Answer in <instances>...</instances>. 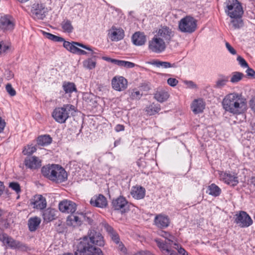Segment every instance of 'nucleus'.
Here are the masks:
<instances>
[{
    "label": "nucleus",
    "instance_id": "58836bf2",
    "mask_svg": "<svg viewBox=\"0 0 255 255\" xmlns=\"http://www.w3.org/2000/svg\"><path fill=\"white\" fill-rule=\"evenodd\" d=\"M61 25L64 32L71 33L73 30V27L72 25L71 21L69 20H64L62 22Z\"/></svg>",
    "mask_w": 255,
    "mask_h": 255
},
{
    "label": "nucleus",
    "instance_id": "9b49d317",
    "mask_svg": "<svg viewBox=\"0 0 255 255\" xmlns=\"http://www.w3.org/2000/svg\"><path fill=\"white\" fill-rule=\"evenodd\" d=\"M32 16L34 19H43L45 17L47 8L42 3H34L31 8Z\"/></svg>",
    "mask_w": 255,
    "mask_h": 255
},
{
    "label": "nucleus",
    "instance_id": "c9c22d12",
    "mask_svg": "<svg viewBox=\"0 0 255 255\" xmlns=\"http://www.w3.org/2000/svg\"><path fill=\"white\" fill-rule=\"evenodd\" d=\"M52 141V138L49 135L39 136L37 139V143L39 145L45 146L49 144Z\"/></svg>",
    "mask_w": 255,
    "mask_h": 255
},
{
    "label": "nucleus",
    "instance_id": "f8f14e48",
    "mask_svg": "<svg viewBox=\"0 0 255 255\" xmlns=\"http://www.w3.org/2000/svg\"><path fill=\"white\" fill-rule=\"evenodd\" d=\"M63 46L68 51L73 54H76L78 49V46L82 47L90 51H92V55H93L95 53L90 47L78 42L72 41V42H70L69 41L64 40L63 42Z\"/></svg>",
    "mask_w": 255,
    "mask_h": 255
},
{
    "label": "nucleus",
    "instance_id": "09e8293b",
    "mask_svg": "<svg viewBox=\"0 0 255 255\" xmlns=\"http://www.w3.org/2000/svg\"><path fill=\"white\" fill-rule=\"evenodd\" d=\"M246 70L247 76L249 78L255 79V71L249 66Z\"/></svg>",
    "mask_w": 255,
    "mask_h": 255
},
{
    "label": "nucleus",
    "instance_id": "052dcab7",
    "mask_svg": "<svg viewBox=\"0 0 255 255\" xmlns=\"http://www.w3.org/2000/svg\"><path fill=\"white\" fill-rule=\"evenodd\" d=\"M6 123L4 120L0 117V133L3 132L4 128L5 127Z\"/></svg>",
    "mask_w": 255,
    "mask_h": 255
},
{
    "label": "nucleus",
    "instance_id": "4468645a",
    "mask_svg": "<svg viewBox=\"0 0 255 255\" xmlns=\"http://www.w3.org/2000/svg\"><path fill=\"white\" fill-rule=\"evenodd\" d=\"M59 210L65 213L72 214L76 210V204L69 200H63L59 204Z\"/></svg>",
    "mask_w": 255,
    "mask_h": 255
},
{
    "label": "nucleus",
    "instance_id": "bb28decb",
    "mask_svg": "<svg viewBox=\"0 0 255 255\" xmlns=\"http://www.w3.org/2000/svg\"><path fill=\"white\" fill-rule=\"evenodd\" d=\"M124 31L122 28L112 27L110 33V38L112 41H119L124 37Z\"/></svg>",
    "mask_w": 255,
    "mask_h": 255
},
{
    "label": "nucleus",
    "instance_id": "4d7b16f0",
    "mask_svg": "<svg viewBox=\"0 0 255 255\" xmlns=\"http://www.w3.org/2000/svg\"><path fill=\"white\" fill-rule=\"evenodd\" d=\"M226 47L228 51L233 55L236 54V50L228 43L226 42Z\"/></svg>",
    "mask_w": 255,
    "mask_h": 255
},
{
    "label": "nucleus",
    "instance_id": "aec40b11",
    "mask_svg": "<svg viewBox=\"0 0 255 255\" xmlns=\"http://www.w3.org/2000/svg\"><path fill=\"white\" fill-rule=\"evenodd\" d=\"M91 205L100 208L106 207L107 205V200L106 197L102 194L93 197L90 201Z\"/></svg>",
    "mask_w": 255,
    "mask_h": 255
},
{
    "label": "nucleus",
    "instance_id": "423d86ee",
    "mask_svg": "<svg viewBox=\"0 0 255 255\" xmlns=\"http://www.w3.org/2000/svg\"><path fill=\"white\" fill-rule=\"evenodd\" d=\"M197 27V21L191 16L182 18L178 22L179 30L182 32L191 33Z\"/></svg>",
    "mask_w": 255,
    "mask_h": 255
},
{
    "label": "nucleus",
    "instance_id": "9d476101",
    "mask_svg": "<svg viewBox=\"0 0 255 255\" xmlns=\"http://www.w3.org/2000/svg\"><path fill=\"white\" fill-rule=\"evenodd\" d=\"M235 222L241 228L248 227L253 224L250 216L245 211H240L236 215Z\"/></svg>",
    "mask_w": 255,
    "mask_h": 255
},
{
    "label": "nucleus",
    "instance_id": "c756f323",
    "mask_svg": "<svg viewBox=\"0 0 255 255\" xmlns=\"http://www.w3.org/2000/svg\"><path fill=\"white\" fill-rule=\"evenodd\" d=\"M90 52V54L89 55L92 56V57L84 61L83 66L85 68L88 69H93L95 68L96 65V60L95 59L96 55H95L96 53L95 52V54L92 55V51Z\"/></svg>",
    "mask_w": 255,
    "mask_h": 255
},
{
    "label": "nucleus",
    "instance_id": "f257e3e1",
    "mask_svg": "<svg viewBox=\"0 0 255 255\" xmlns=\"http://www.w3.org/2000/svg\"><path fill=\"white\" fill-rule=\"evenodd\" d=\"M104 245L101 234L95 230H90L87 235L81 239L78 243L75 255H104L102 250L97 247Z\"/></svg>",
    "mask_w": 255,
    "mask_h": 255
},
{
    "label": "nucleus",
    "instance_id": "3c124183",
    "mask_svg": "<svg viewBox=\"0 0 255 255\" xmlns=\"http://www.w3.org/2000/svg\"><path fill=\"white\" fill-rule=\"evenodd\" d=\"M82 217L83 218V220L88 223L89 224L91 225L93 223V220L90 216H88L87 214H81Z\"/></svg>",
    "mask_w": 255,
    "mask_h": 255
},
{
    "label": "nucleus",
    "instance_id": "2f4dec72",
    "mask_svg": "<svg viewBox=\"0 0 255 255\" xmlns=\"http://www.w3.org/2000/svg\"><path fill=\"white\" fill-rule=\"evenodd\" d=\"M41 219L39 217H35L30 218L28 222L29 230L31 232L35 231L37 227L39 225Z\"/></svg>",
    "mask_w": 255,
    "mask_h": 255
},
{
    "label": "nucleus",
    "instance_id": "39448f33",
    "mask_svg": "<svg viewBox=\"0 0 255 255\" xmlns=\"http://www.w3.org/2000/svg\"><path fill=\"white\" fill-rule=\"evenodd\" d=\"M225 4V12L230 17L243 15L244 10L241 3L238 0H227Z\"/></svg>",
    "mask_w": 255,
    "mask_h": 255
},
{
    "label": "nucleus",
    "instance_id": "e2e57ef3",
    "mask_svg": "<svg viewBox=\"0 0 255 255\" xmlns=\"http://www.w3.org/2000/svg\"><path fill=\"white\" fill-rule=\"evenodd\" d=\"M125 129V127L124 125H117L115 127V130L116 131L119 132L121 131H123Z\"/></svg>",
    "mask_w": 255,
    "mask_h": 255
},
{
    "label": "nucleus",
    "instance_id": "dca6fc26",
    "mask_svg": "<svg viewBox=\"0 0 255 255\" xmlns=\"http://www.w3.org/2000/svg\"><path fill=\"white\" fill-rule=\"evenodd\" d=\"M24 163L25 166L30 169H36L41 166V161L35 156H27L25 158Z\"/></svg>",
    "mask_w": 255,
    "mask_h": 255
},
{
    "label": "nucleus",
    "instance_id": "f704fd0d",
    "mask_svg": "<svg viewBox=\"0 0 255 255\" xmlns=\"http://www.w3.org/2000/svg\"><path fill=\"white\" fill-rule=\"evenodd\" d=\"M208 190L209 194L214 197L219 196L221 193V189L214 183L208 186Z\"/></svg>",
    "mask_w": 255,
    "mask_h": 255
},
{
    "label": "nucleus",
    "instance_id": "5fc2aeb1",
    "mask_svg": "<svg viewBox=\"0 0 255 255\" xmlns=\"http://www.w3.org/2000/svg\"><path fill=\"white\" fill-rule=\"evenodd\" d=\"M94 96L89 93H85L84 94L83 98L88 103L92 102V100Z\"/></svg>",
    "mask_w": 255,
    "mask_h": 255
},
{
    "label": "nucleus",
    "instance_id": "13d9d810",
    "mask_svg": "<svg viewBox=\"0 0 255 255\" xmlns=\"http://www.w3.org/2000/svg\"><path fill=\"white\" fill-rule=\"evenodd\" d=\"M105 228L110 236L116 232L114 229L109 225H106Z\"/></svg>",
    "mask_w": 255,
    "mask_h": 255
},
{
    "label": "nucleus",
    "instance_id": "0eeeda50",
    "mask_svg": "<svg viewBox=\"0 0 255 255\" xmlns=\"http://www.w3.org/2000/svg\"><path fill=\"white\" fill-rule=\"evenodd\" d=\"M166 43L162 39L154 35L153 37L149 41L148 48L152 52L160 53L165 50Z\"/></svg>",
    "mask_w": 255,
    "mask_h": 255
},
{
    "label": "nucleus",
    "instance_id": "0e129e2a",
    "mask_svg": "<svg viewBox=\"0 0 255 255\" xmlns=\"http://www.w3.org/2000/svg\"><path fill=\"white\" fill-rule=\"evenodd\" d=\"M43 35L45 36V37L46 38H47L50 40H52L53 36L54 35L51 33L46 32H43Z\"/></svg>",
    "mask_w": 255,
    "mask_h": 255
},
{
    "label": "nucleus",
    "instance_id": "cd10ccee",
    "mask_svg": "<svg viewBox=\"0 0 255 255\" xmlns=\"http://www.w3.org/2000/svg\"><path fill=\"white\" fill-rule=\"evenodd\" d=\"M132 40L135 45H142L146 41V37L143 33L136 32L132 35Z\"/></svg>",
    "mask_w": 255,
    "mask_h": 255
},
{
    "label": "nucleus",
    "instance_id": "69168bd1",
    "mask_svg": "<svg viewBox=\"0 0 255 255\" xmlns=\"http://www.w3.org/2000/svg\"><path fill=\"white\" fill-rule=\"evenodd\" d=\"M76 54L78 55H89L90 53H88L86 51L78 48Z\"/></svg>",
    "mask_w": 255,
    "mask_h": 255
},
{
    "label": "nucleus",
    "instance_id": "864d4df0",
    "mask_svg": "<svg viewBox=\"0 0 255 255\" xmlns=\"http://www.w3.org/2000/svg\"><path fill=\"white\" fill-rule=\"evenodd\" d=\"M8 48V46L5 44L3 41L0 42V53H4Z\"/></svg>",
    "mask_w": 255,
    "mask_h": 255
},
{
    "label": "nucleus",
    "instance_id": "7c9ffc66",
    "mask_svg": "<svg viewBox=\"0 0 255 255\" xmlns=\"http://www.w3.org/2000/svg\"><path fill=\"white\" fill-rule=\"evenodd\" d=\"M82 223L81 218L73 215H69L67 218V224L73 227L79 226Z\"/></svg>",
    "mask_w": 255,
    "mask_h": 255
},
{
    "label": "nucleus",
    "instance_id": "20e7f679",
    "mask_svg": "<svg viewBox=\"0 0 255 255\" xmlns=\"http://www.w3.org/2000/svg\"><path fill=\"white\" fill-rule=\"evenodd\" d=\"M160 236L165 239L164 241L160 239H156V242L158 247L167 255H178L174 251L171 250V247L174 244V237L169 233L162 231Z\"/></svg>",
    "mask_w": 255,
    "mask_h": 255
},
{
    "label": "nucleus",
    "instance_id": "bf43d9fd",
    "mask_svg": "<svg viewBox=\"0 0 255 255\" xmlns=\"http://www.w3.org/2000/svg\"><path fill=\"white\" fill-rule=\"evenodd\" d=\"M9 224L6 221H3L0 224V229L4 230L9 227Z\"/></svg>",
    "mask_w": 255,
    "mask_h": 255
},
{
    "label": "nucleus",
    "instance_id": "4be33fe9",
    "mask_svg": "<svg viewBox=\"0 0 255 255\" xmlns=\"http://www.w3.org/2000/svg\"><path fill=\"white\" fill-rule=\"evenodd\" d=\"M57 211L54 209L48 208L44 210L42 214V217L44 222L49 223L57 218Z\"/></svg>",
    "mask_w": 255,
    "mask_h": 255
},
{
    "label": "nucleus",
    "instance_id": "a19ab883",
    "mask_svg": "<svg viewBox=\"0 0 255 255\" xmlns=\"http://www.w3.org/2000/svg\"><path fill=\"white\" fill-rule=\"evenodd\" d=\"M243 74L239 72H234L231 79V82L232 83H237L240 81L243 77Z\"/></svg>",
    "mask_w": 255,
    "mask_h": 255
},
{
    "label": "nucleus",
    "instance_id": "473e14b6",
    "mask_svg": "<svg viewBox=\"0 0 255 255\" xmlns=\"http://www.w3.org/2000/svg\"><path fill=\"white\" fill-rule=\"evenodd\" d=\"M62 88L65 94H70L73 92L77 91L75 84L72 82H64Z\"/></svg>",
    "mask_w": 255,
    "mask_h": 255
},
{
    "label": "nucleus",
    "instance_id": "680f3d73",
    "mask_svg": "<svg viewBox=\"0 0 255 255\" xmlns=\"http://www.w3.org/2000/svg\"><path fill=\"white\" fill-rule=\"evenodd\" d=\"M55 42H63L65 40L64 39L61 37H59L56 35H54L53 38L52 40Z\"/></svg>",
    "mask_w": 255,
    "mask_h": 255
},
{
    "label": "nucleus",
    "instance_id": "774afa93",
    "mask_svg": "<svg viewBox=\"0 0 255 255\" xmlns=\"http://www.w3.org/2000/svg\"><path fill=\"white\" fill-rule=\"evenodd\" d=\"M5 76L6 77L7 79L9 80L11 79L13 77V74L11 71H6Z\"/></svg>",
    "mask_w": 255,
    "mask_h": 255
},
{
    "label": "nucleus",
    "instance_id": "f03ea898",
    "mask_svg": "<svg viewBox=\"0 0 255 255\" xmlns=\"http://www.w3.org/2000/svg\"><path fill=\"white\" fill-rule=\"evenodd\" d=\"M222 105L226 111L234 115L243 113L247 107L246 100L236 93L226 95L222 101Z\"/></svg>",
    "mask_w": 255,
    "mask_h": 255
},
{
    "label": "nucleus",
    "instance_id": "ea45409f",
    "mask_svg": "<svg viewBox=\"0 0 255 255\" xmlns=\"http://www.w3.org/2000/svg\"><path fill=\"white\" fill-rule=\"evenodd\" d=\"M36 151V148L34 146L27 145L25 146L22 150V153L24 155L30 156Z\"/></svg>",
    "mask_w": 255,
    "mask_h": 255
},
{
    "label": "nucleus",
    "instance_id": "a211bd4d",
    "mask_svg": "<svg viewBox=\"0 0 255 255\" xmlns=\"http://www.w3.org/2000/svg\"><path fill=\"white\" fill-rule=\"evenodd\" d=\"M128 202L125 198L120 196L116 199L113 200L112 206L115 210H120L122 212H124L126 210Z\"/></svg>",
    "mask_w": 255,
    "mask_h": 255
},
{
    "label": "nucleus",
    "instance_id": "2eb2a0df",
    "mask_svg": "<svg viewBox=\"0 0 255 255\" xmlns=\"http://www.w3.org/2000/svg\"><path fill=\"white\" fill-rule=\"evenodd\" d=\"M56 173L54 174V177H51L50 180L56 183H61L65 181L67 178V174L65 170L61 166L55 165Z\"/></svg>",
    "mask_w": 255,
    "mask_h": 255
},
{
    "label": "nucleus",
    "instance_id": "8fccbe9b",
    "mask_svg": "<svg viewBox=\"0 0 255 255\" xmlns=\"http://www.w3.org/2000/svg\"><path fill=\"white\" fill-rule=\"evenodd\" d=\"M237 60L239 61L240 65L243 67H248L249 65L246 60L241 56H239L237 57Z\"/></svg>",
    "mask_w": 255,
    "mask_h": 255
},
{
    "label": "nucleus",
    "instance_id": "c03bdc74",
    "mask_svg": "<svg viewBox=\"0 0 255 255\" xmlns=\"http://www.w3.org/2000/svg\"><path fill=\"white\" fill-rule=\"evenodd\" d=\"M135 64L132 62L122 60L120 67H124L127 68H131L134 67Z\"/></svg>",
    "mask_w": 255,
    "mask_h": 255
},
{
    "label": "nucleus",
    "instance_id": "603ef678",
    "mask_svg": "<svg viewBox=\"0 0 255 255\" xmlns=\"http://www.w3.org/2000/svg\"><path fill=\"white\" fill-rule=\"evenodd\" d=\"M112 240L117 244H118L120 242V239L118 234L115 232L112 235L110 236Z\"/></svg>",
    "mask_w": 255,
    "mask_h": 255
},
{
    "label": "nucleus",
    "instance_id": "6ab92c4d",
    "mask_svg": "<svg viewBox=\"0 0 255 255\" xmlns=\"http://www.w3.org/2000/svg\"><path fill=\"white\" fill-rule=\"evenodd\" d=\"M31 204L34 208L44 209L47 206V202L45 197L41 195H36L34 196Z\"/></svg>",
    "mask_w": 255,
    "mask_h": 255
},
{
    "label": "nucleus",
    "instance_id": "a18cd8bd",
    "mask_svg": "<svg viewBox=\"0 0 255 255\" xmlns=\"http://www.w3.org/2000/svg\"><path fill=\"white\" fill-rule=\"evenodd\" d=\"M5 88L7 92L9 94L10 96H14L16 95V91L12 87V86L10 84H7L6 85Z\"/></svg>",
    "mask_w": 255,
    "mask_h": 255
},
{
    "label": "nucleus",
    "instance_id": "6e6552de",
    "mask_svg": "<svg viewBox=\"0 0 255 255\" xmlns=\"http://www.w3.org/2000/svg\"><path fill=\"white\" fill-rule=\"evenodd\" d=\"M0 241L4 245L12 249L23 250L25 247L22 243L14 240L6 234L2 233L0 234Z\"/></svg>",
    "mask_w": 255,
    "mask_h": 255
},
{
    "label": "nucleus",
    "instance_id": "b1692460",
    "mask_svg": "<svg viewBox=\"0 0 255 255\" xmlns=\"http://www.w3.org/2000/svg\"><path fill=\"white\" fill-rule=\"evenodd\" d=\"M205 107V103L202 99L194 100L191 108L195 114L202 113Z\"/></svg>",
    "mask_w": 255,
    "mask_h": 255
},
{
    "label": "nucleus",
    "instance_id": "5701e85b",
    "mask_svg": "<svg viewBox=\"0 0 255 255\" xmlns=\"http://www.w3.org/2000/svg\"><path fill=\"white\" fill-rule=\"evenodd\" d=\"M223 180L227 184L234 186L239 183L236 174L225 172L222 175Z\"/></svg>",
    "mask_w": 255,
    "mask_h": 255
},
{
    "label": "nucleus",
    "instance_id": "de8ad7c7",
    "mask_svg": "<svg viewBox=\"0 0 255 255\" xmlns=\"http://www.w3.org/2000/svg\"><path fill=\"white\" fill-rule=\"evenodd\" d=\"M141 94L138 91H133L130 95V97L132 100H138L140 98Z\"/></svg>",
    "mask_w": 255,
    "mask_h": 255
},
{
    "label": "nucleus",
    "instance_id": "393cba45",
    "mask_svg": "<svg viewBox=\"0 0 255 255\" xmlns=\"http://www.w3.org/2000/svg\"><path fill=\"white\" fill-rule=\"evenodd\" d=\"M56 164L48 165L46 166H43L41 169V173L42 175L50 180L51 177H54V174L56 173L55 171Z\"/></svg>",
    "mask_w": 255,
    "mask_h": 255
},
{
    "label": "nucleus",
    "instance_id": "6e6d98bb",
    "mask_svg": "<svg viewBox=\"0 0 255 255\" xmlns=\"http://www.w3.org/2000/svg\"><path fill=\"white\" fill-rule=\"evenodd\" d=\"M178 83V80L175 78H170L167 80L168 84L172 87L175 86Z\"/></svg>",
    "mask_w": 255,
    "mask_h": 255
},
{
    "label": "nucleus",
    "instance_id": "338daca9",
    "mask_svg": "<svg viewBox=\"0 0 255 255\" xmlns=\"http://www.w3.org/2000/svg\"><path fill=\"white\" fill-rule=\"evenodd\" d=\"M250 106L253 110L255 112V97L252 98L250 101Z\"/></svg>",
    "mask_w": 255,
    "mask_h": 255
},
{
    "label": "nucleus",
    "instance_id": "a878e982",
    "mask_svg": "<svg viewBox=\"0 0 255 255\" xmlns=\"http://www.w3.org/2000/svg\"><path fill=\"white\" fill-rule=\"evenodd\" d=\"M131 196L136 199H143L145 194V189L141 186L133 187L131 191Z\"/></svg>",
    "mask_w": 255,
    "mask_h": 255
},
{
    "label": "nucleus",
    "instance_id": "ddd939ff",
    "mask_svg": "<svg viewBox=\"0 0 255 255\" xmlns=\"http://www.w3.org/2000/svg\"><path fill=\"white\" fill-rule=\"evenodd\" d=\"M113 88L118 91L125 90L128 86V81L123 76H115L112 80Z\"/></svg>",
    "mask_w": 255,
    "mask_h": 255
},
{
    "label": "nucleus",
    "instance_id": "412c9836",
    "mask_svg": "<svg viewBox=\"0 0 255 255\" xmlns=\"http://www.w3.org/2000/svg\"><path fill=\"white\" fill-rule=\"evenodd\" d=\"M14 27L13 22L7 15L1 16L0 18V29L3 31L11 30Z\"/></svg>",
    "mask_w": 255,
    "mask_h": 255
},
{
    "label": "nucleus",
    "instance_id": "37998d69",
    "mask_svg": "<svg viewBox=\"0 0 255 255\" xmlns=\"http://www.w3.org/2000/svg\"><path fill=\"white\" fill-rule=\"evenodd\" d=\"M228 81V77H225L223 79H219L217 82L215 86V88H221L225 86L226 83Z\"/></svg>",
    "mask_w": 255,
    "mask_h": 255
},
{
    "label": "nucleus",
    "instance_id": "49530a36",
    "mask_svg": "<svg viewBox=\"0 0 255 255\" xmlns=\"http://www.w3.org/2000/svg\"><path fill=\"white\" fill-rule=\"evenodd\" d=\"M9 187L14 190L17 193L20 192L19 184L17 182H11L9 184Z\"/></svg>",
    "mask_w": 255,
    "mask_h": 255
},
{
    "label": "nucleus",
    "instance_id": "1a4fd4ad",
    "mask_svg": "<svg viewBox=\"0 0 255 255\" xmlns=\"http://www.w3.org/2000/svg\"><path fill=\"white\" fill-rule=\"evenodd\" d=\"M155 35L162 39L165 43H169L174 35V32L169 26L161 25L156 30Z\"/></svg>",
    "mask_w": 255,
    "mask_h": 255
},
{
    "label": "nucleus",
    "instance_id": "4c0bfd02",
    "mask_svg": "<svg viewBox=\"0 0 255 255\" xmlns=\"http://www.w3.org/2000/svg\"><path fill=\"white\" fill-rule=\"evenodd\" d=\"M150 64L156 66L157 67H162L164 68L176 67L175 63L171 64L170 62L166 61H153L150 62Z\"/></svg>",
    "mask_w": 255,
    "mask_h": 255
},
{
    "label": "nucleus",
    "instance_id": "f3484780",
    "mask_svg": "<svg viewBox=\"0 0 255 255\" xmlns=\"http://www.w3.org/2000/svg\"><path fill=\"white\" fill-rule=\"evenodd\" d=\"M154 224L159 228L163 229L167 228L169 224L170 220L168 217L163 214H158L154 218Z\"/></svg>",
    "mask_w": 255,
    "mask_h": 255
},
{
    "label": "nucleus",
    "instance_id": "e433bc0d",
    "mask_svg": "<svg viewBox=\"0 0 255 255\" xmlns=\"http://www.w3.org/2000/svg\"><path fill=\"white\" fill-rule=\"evenodd\" d=\"M160 110V106L159 104L152 103L146 107V112L149 115H153Z\"/></svg>",
    "mask_w": 255,
    "mask_h": 255
},
{
    "label": "nucleus",
    "instance_id": "72a5a7b5",
    "mask_svg": "<svg viewBox=\"0 0 255 255\" xmlns=\"http://www.w3.org/2000/svg\"><path fill=\"white\" fill-rule=\"evenodd\" d=\"M242 16L231 17V24L234 29H240L244 25V22L242 19Z\"/></svg>",
    "mask_w": 255,
    "mask_h": 255
},
{
    "label": "nucleus",
    "instance_id": "c85d7f7f",
    "mask_svg": "<svg viewBox=\"0 0 255 255\" xmlns=\"http://www.w3.org/2000/svg\"><path fill=\"white\" fill-rule=\"evenodd\" d=\"M169 97L168 93L164 90H158L154 94V99L160 103L166 101Z\"/></svg>",
    "mask_w": 255,
    "mask_h": 255
},
{
    "label": "nucleus",
    "instance_id": "79ce46f5",
    "mask_svg": "<svg viewBox=\"0 0 255 255\" xmlns=\"http://www.w3.org/2000/svg\"><path fill=\"white\" fill-rule=\"evenodd\" d=\"M172 248L175 249L178 251V252L179 254L181 255H188L187 252L184 249L182 248L179 244L174 243L171 247V249Z\"/></svg>",
    "mask_w": 255,
    "mask_h": 255
},
{
    "label": "nucleus",
    "instance_id": "7ed1b4c3",
    "mask_svg": "<svg viewBox=\"0 0 255 255\" xmlns=\"http://www.w3.org/2000/svg\"><path fill=\"white\" fill-rule=\"evenodd\" d=\"M76 112L74 106L71 104L64 105L62 107L55 108L52 114L53 119L58 123H65L66 120Z\"/></svg>",
    "mask_w": 255,
    "mask_h": 255
}]
</instances>
